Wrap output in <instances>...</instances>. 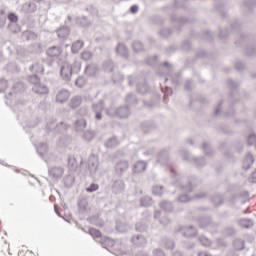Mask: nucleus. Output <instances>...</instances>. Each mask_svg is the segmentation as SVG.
Instances as JSON below:
<instances>
[{
	"label": "nucleus",
	"instance_id": "nucleus-37",
	"mask_svg": "<svg viewBox=\"0 0 256 256\" xmlns=\"http://www.w3.org/2000/svg\"><path fill=\"white\" fill-rule=\"evenodd\" d=\"M238 223L243 229H251V227L254 225L253 219L250 218H242L238 221Z\"/></svg>",
	"mask_w": 256,
	"mask_h": 256
},
{
	"label": "nucleus",
	"instance_id": "nucleus-25",
	"mask_svg": "<svg viewBox=\"0 0 256 256\" xmlns=\"http://www.w3.org/2000/svg\"><path fill=\"white\" fill-rule=\"evenodd\" d=\"M32 91L34 93H37L38 95H48L49 93V87L47 85L42 84L41 82L32 88Z\"/></svg>",
	"mask_w": 256,
	"mask_h": 256
},
{
	"label": "nucleus",
	"instance_id": "nucleus-11",
	"mask_svg": "<svg viewBox=\"0 0 256 256\" xmlns=\"http://www.w3.org/2000/svg\"><path fill=\"white\" fill-rule=\"evenodd\" d=\"M171 23H176L178 25L177 31H181V27L183 25H187L189 23V20L183 16H177V14H172L170 16Z\"/></svg>",
	"mask_w": 256,
	"mask_h": 256
},
{
	"label": "nucleus",
	"instance_id": "nucleus-58",
	"mask_svg": "<svg viewBox=\"0 0 256 256\" xmlns=\"http://www.w3.org/2000/svg\"><path fill=\"white\" fill-rule=\"evenodd\" d=\"M202 149L207 157H211L213 155V149H211L209 142H203Z\"/></svg>",
	"mask_w": 256,
	"mask_h": 256
},
{
	"label": "nucleus",
	"instance_id": "nucleus-36",
	"mask_svg": "<svg viewBox=\"0 0 256 256\" xmlns=\"http://www.w3.org/2000/svg\"><path fill=\"white\" fill-rule=\"evenodd\" d=\"M83 45H85V41L77 40L72 44L71 51L74 55H77L81 49H83Z\"/></svg>",
	"mask_w": 256,
	"mask_h": 256
},
{
	"label": "nucleus",
	"instance_id": "nucleus-5",
	"mask_svg": "<svg viewBox=\"0 0 256 256\" xmlns=\"http://www.w3.org/2000/svg\"><path fill=\"white\" fill-rule=\"evenodd\" d=\"M7 19L9 21L8 29H10V31L12 33H15V34L19 33V31H21V27H19V26L15 27V25H17V23H19V15H17V13H15V12H9L7 15Z\"/></svg>",
	"mask_w": 256,
	"mask_h": 256
},
{
	"label": "nucleus",
	"instance_id": "nucleus-26",
	"mask_svg": "<svg viewBox=\"0 0 256 256\" xmlns=\"http://www.w3.org/2000/svg\"><path fill=\"white\" fill-rule=\"evenodd\" d=\"M22 39L24 41H37L39 35L31 30H26L22 33Z\"/></svg>",
	"mask_w": 256,
	"mask_h": 256
},
{
	"label": "nucleus",
	"instance_id": "nucleus-22",
	"mask_svg": "<svg viewBox=\"0 0 256 256\" xmlns=\"http://www.w3.org/2000/svg\"><path fill=\"white\" fill-rule=\"evenodd\" d=\"M197 228H195L193 225H189L184 227V231L182 233L183 237L193 238L197 237Z\"/></svg>",
	"mask_w": 256,
	"mask_h": 256
},
{
	"label": "nucleus",
	"instance_id": "nucleus-1",
	"mask_svg": "<svg viewBox=\"0 0 256 256\" xmlns=\"http://www.w3.org/2000/svg\"><path fill=\"white\" fill-rule=\"evenodd\" d=\"M171 71H173V66L169 61L160 63L157 66V74L163 78V83H160L161 91L164 93V100L173 95V89L169 85H181L183 83V77L180 73H176L174 76H171Z\"/></svg>",
	"mask_w": 256,
	"mask_h": 256
},
{
	"label": "nucleus",
	"instance_id": "nucleus-14",
	"mask_svg": "<svg viewBox=\"0 0 256 256\" xmlns=\"http://www.w3.org/2000/svg\"><path fill=\"white\" fill-rule=\"evenodd\" d=\"M191 37H196V39H201L202 41H212L215 37V33L207 30L202 32L201 34H194L193 32L190 33Z\"/></svg>",
	"mask_w": 256,
	"mask_h": 256
},
{
	"label": "nucleus",
	"instance_id": "nucleus-63",
	"mask_svg": "<svg viewBox=\"0 0 256 256\" xmlns=\"http://www.w3.org/2000/svg\"><path fill=\"white\" fill-rule=\"evenodd\" d=\"M73 183H75V177L73 176H66L64 178V185L65 187H67L68 189L71 188L73 186Z\"/></svg>",
	"mask_w": 256,
	"mask_h": 256
},
{
	"label": "nucleus",
	"instance_id": "nucleus-33",
	"mask_svg": "<svg viewBox=\"0 0 256 256\" xmlns=\"http://www.w3.org/2000/svg\"><path fill=\"white\" fill-rule=\"evenodd\" d=\"M96 135L97 132H95V130H86L82 135V139L87 143H90V141L95 139Z\"/></svg>",
	"mask_w": 256,
	"mask_h": 256
},
{
	"label": "nucleus",
	"instance_id": "nucleus-19",
	"mask_svg": "<svg viewBox=\"0 0 256 256\" xmlns=\"http://www.w3.org/2000/svg\"><path fill=\"white\" fill-rule=\"evenodd\" d=\"M253 163H255V157L253 156V154L251 153L246 154L242 169H244V171H249Z\"/></svg>",
	"mask_w": 256,
	"mask_h": 256
},
{
	"label": "nucleus",
	"instance_id": "nucleus-52",
	"mask_svg": "<svg viewBox=\"0 0 256 256\" xmlns=\"http://www.w3.org/2000/svg\"><path fill=\"white\" fill-rule=\"evenodd\" d=\"M244 53L246 55V57H248L249 59L256 57V48L255 46H247L244 49Z\"/></svg>",
	"mask_w": 256,
	"mask_h": 256
},
{
	"label": "nucleus",
	"instance_id": "nucleus-28",
	"mask_svg": "<svg viewBox=\"0 0 256 256\" xmlns=\"http://www.w3.org/2000/svg\"><path fill=\"white\" fill-rule=\"evenodd\" d=\"M226 85L227 87H229V89L232 91L230 94H229V99H232L233 97V91H237V89H239V82H237L236 80H233L231 78L227 79L226 80Z\"/></svg>",
	"mask_w": 256,
	"mask_h": 256
},
{
	"label": "nucleus",
	"instance_id": "nucleus-45",
	"mask_svg": "<svg viewBox=\"0 0 256 256\" xmlns=\"http://www.w3.org/2000/svg\"><path fill=\"white\" fill-rule=\"evenodd\" d=\"M82 99L81 96H74L70 100L71 109H77V107H81Z\"/></svg>",
	"mask_w": 256,
	"mask_h": 256
},
{
	"label": "nucleus",
	"instance_id": "nucleus-38",
	"mask_svg": "<svg viewBox=\"0 0 256 256\" xmlns=\"http://www.w3.org/2000/svg\"><path fill=\"white\" fill-rule=\"evenodd\" d=\"M29 71H31V73L43 74L45 73V68H43V65L40 63H34L29 67Z\"/></svg>",
	"mask_w": 256,
	"mask_h": 256
},
{
	"label": "nucleus",
	"instance_id": "nucleus-47",
	"mask_svg": "<svg viewBox=\"0 0 256 256\" xmlns=\"http://www.w3.org/2000/svg\"><path fill=\"white\" fill-rule=\"evenodd\" d=\"M162 245H164L166 249H170V250L175 249V241L167 237L162 238Z\"/></svg>",
	"mask_w": 256,
	"mask_h": 256
},
{
	"label": "nucleus",
	"instance_id": "nucleus-15",
	"mask_svg": "<svg viewBox=\"0 0 256 256\" xmlns=\"http://www.w3.org/2000/svg\"><path fill=\"white\" fill-rule=\"evenodd\" d=\"M48 173L52 177V179H61V177H63V174L65 173V169H63V167L61 166H56L49 168Z\"/></svg>",
	"mask_w": 256,
	"mask_h": 256
},
{
	"label": "nucleus",
	"instance_id": "nucleus-31",
	"mask_svg": "<svg viewBox=\"0 0 256 256\" xmlns=\"http://www.w3.org/2000/svg\"><path fill=\"white\" fill-rule=\"evenodd\" d=\"M159 207L162 211H165V213H171V211H173V202L163 200L160 202Z\"/></svg>",
	"mask_w": 256,
	"mask_h": 256
},
{
	"label": "nucleus",
	"instance_id": "nucleus-3",
	"mask_svg": "<svg viewBox=\"0 0 256 256\" xmlns=\"http://www.w3.org/2000/svg\"><path fill=\"white\" fill-rule=\"evenodd\" d=\"M157 163L161 165L162 167H166V169L171 173L172 177H178L180 174L175 171V168L169 164V150L167 149H162L158 154H157Z\"/></svg>",
	"mask_w": 256,
	"mask_h": 256
},
{
	"label": "nucleus",
	"instance_id": "nucleus-27",
	"mask_svg": "<svg viewBox=\"0 0 256 256\" xmlns=\"http://www.w3.org/2000/svg\"><path fill=\"white\" fill-rule=\"evenodd\" d=\"M116 52L120 57H123V59H128L129 57V50H127V46L123 43H119L116 47Z\"/></svg>",
	"mask_w": 256,
	"mask_h": 256
},
{
	"label": "nucleus",
	"instance_id": "nucleus-61",
	"mask_svg": "<svg viewBox=\"0 0 256 256\" xmlns=\"http://www.w3.org/2000/svg\"><path fill=\"white\" fill-rule=\"evenodd\" d=\"M199 242L203 247H211L212 245L211 239H209L207 236H200Z\"/></svg>",
	"mask_w": 256,
	"mask_h": 256
},
{
	"label": "nucleus",
	"instance_id": "nucleus-7",
	"mask_svg": "<svg viewBox=\"0 0 256 256\" xmlns=\"http://www.w3.org/2000/svg\"><path fill=\"white\" fill-rule=\"evenodd\" d=\"M253 41H255V37H253L252 35L240 32L238 38L236 39L235 44L238 47H243V45H247L249 43H253Z\"/></svg>",
	"mask_w": 256,
	"mask_h": 256
},
{
	"label": "nucleus",
	"instance_id": "nucleus-49",
	"mask_svg": "<svg viewBox=\"0 0 256 256\" xmlns=\"http://www.w3.org/2000/svg\"><path fill=\"white\" fill-rule=\"evenodd\" d=\"M132 49H133L134 53H141V52L145 51V46L143 45V42L135 41L132 44Z\"/></svg>",
	"mask_w": 256,
	"mask_h": 256
},
{
	"label": "nucleus",
	"instance_id": "nucleus-60",
	"mask_svg": "<svg viewBox=\"0 0 256 256\" xmlns=\"http://www.w3.org/2000/svg\"><path fill=\"white\" fill-rule=\"evenodd\" d=\"M224 235H226V237H235L237 230L232 226H228L224 229Z\"/></svg>",
	"mask_w": 256,
	"mask_h": 256
},
{
	"label": "nucleus",
	"instance_id": "nucleus-43",
	"mask_svg": "<svg viewBox=\"0 0 256 256\" xmlns=\"http://www.w3.org/2000/svg\"><path fill=\"white\" fill-rule=\"evenodd\" d=\"M28 83L37 87L41 83V78L37 74H32L27 77Z\"/></svg>",
	"mask_w": 256,
	"mask_h": 256
},
{
	"label": "nucleus",
	"instance_id": "nucleus-12",
	"mask_svg": "<svg viewBox=\"0 0 256 256\" xmlns=\"http://www.w3.org/2000/svg\"><path fill=\"white\" fill-rule=\"evenodd\" d=\"M46 129L48 131H56V133H63L67 129V126L65 123L60 122L59 124H55V122H49L46 125Z\"/></svg>",
	"mask_w": 256,
	"mask_h": 256
},
{
	"label": "nucleus",
	"instance_id": "nucleus-30",
	"mask_svg": "<svg viewBox=\"0 0 256 256\" xmlns=\"http://www.w3.org/2000/svg\"><path fill=\"white\" fill-rule=\"evenodd\" d=\"M119 145V139H117V136H112L108 138V140L104 143V147L106 149H113Z\"/></svg>",
	"mask_w": 256,
	"mask_h": 256
},
{
	"label": "nucleus",
	"instance_id": "nucleus-57",
	"mask_svg": "<svg viewBox=\"0 0 256 256\" xmlns=\"http://www.w3.org/2000/svg\"><path fill=\"white\" fill-rule=\"evenodd\" d=\"M194 163H195L196 167H198V168L205 167V165H207V161L205 160V157H203V156L195 157Z\"/></svg>",
	"mask_w": 256,
	"mask_h": 256
},
{
	"label": "nucleus",
	"instance_id": "nucleus-8",
	"mask_svg": "<svg viewBox=\"0 0 256 256\" xmlns=\"http://www.w3.org/2000/svg\"><path fill=\"white\" fill-rule=\"evenodd\" d=\"M127 169H129V162L127 160H120L115 165V174L117 177H123L125 173H127Z\"/></svg>",
	"mask_w": 256,
	"mask_h": 256
},
{
	"label": "nucleus",
	"instance_id": "nucleus-32",
	"mask_svg": "<svg viewBox=\"0 0 256 256\" xmlns=\"http://www.w3.org/2000/svg\"><path fill=\"white\" fill-rule=\"evenodd\" d=\"M216 11L221 15L222 19H225L227 17V14L225 11H227V4L219 2L215 5Z\"/></svg>",
	"mask_w": 256,
	"mask_h": 256
},
{
	"label": "nucleus",
	"instance_id": "nucleus-17",
	"mask_svg": "<svg viewBox=\"0 0 256 256\" xmlns=\"http://www.w3.org/2000/svg\"><path fill=\"white\" fill-rule=\"evenodd\" d=\"M58 39H67L71 35V28L68 26H61L56 30Z\"/></svg>",
	"mask_w": 256,
	"mask_h": 256
},
{
	"label": "nucleus",
	"instance_id": "nucleus-16",
	"mask_svg": "<svg viewBox=\"0 0 256 256\" xmlns=\"http://www.w3.org/2000/svg\"><path fill=\"white\" fill-rule=\"evenodd\" d=\"M132 171L134 174H139L147 171V162L139 160L132 166Z\"/></svg>",
	"mask_w": 256,
	"mask_h": 256
},
{
	"label": "nucleus",
	"instance_id": "nucleus-29",
	"mask_svg": "<svg viewBox=\"0 0 256 256\" xmlns=\"http://www.w3.org/2000/svg\"><path fill=\"white\" fill-rule=\"evenodd\" d=\"M131 241L134 245H137L138 247H141V245H145L147 243V239H145V236L141 234L134 235Z\"/></svg>",
	"mask_w": 256,
	"mask_h": 256
},
{
	"label": "nucleus",
	"instance_id": "nucleus-6",
	"mask_svg": "<svg viewBox=\"0 0 256 256\" xmlns=\"http://www.w3.org/2000/svg\"><path fill=\"white\" fill-rule=\"evenodd\" d=\"M80 165H83V158L80 157H74V156H69L68 157V169L72 173H75L77 169H79Z\"/></svg>",
	"mask_w": 256,
	"mask_h": 256
},
{
	"label": "nucleus",
	"instance_id": "nucleus-53",
	"mask_svg": "<svg viewBox=\"0 0 256 256\" xmlns=\"http://www.w3.org/2000/svg\"><path fill=\"white\" fill-rule=\"evenodd\" d=\"M12 89L14 93H23V91H25V83L18 81L14 83Z\"/></svg>",
	"mask_w": 256,
	"mask_h": 256
},
{
	"label": "nucleus",
	"instance_id": "nucleus-41",
	"mask_svg": "<svg viewBox=\"0 0 256 256\" xmlns=\"http://www.w3.org/2000/svg\"><path fill=\"white\" fill-rule=\"evenodd\" d=\"M198 224L201 229H205V227H208V225H211V217L209 216L200 217L198 220Z\"/></svg>",
	"mask_w": 256,
	"mask_h": 256
},
{
	"label": "nucleus",
	"instance_id": "nucleus-54",
	"mask_svg": "<svg viewBox=\"0 0 256 256\" xmlns=\"http://www.w3.org/2000/svg\"><path fill=\"white\" fill-rule=\"evenodd\" d=\"M89 234L91 235V237H93V239H102L103 238V234L101 233V230H99L97 228H90Z\"/></svg>",
	"mask_w": 256,
	"mask_h": 256
},
{
	"label": "nucleus",
	"instance_id": "nucleus-42",
	"mask_svg": "<svg viewBox=\"0 0 256 256\" xmlns=\"http://www.w3.org/2000/svg\"><path fill=\"white\" fill-rule=\"evenodd\" d=\"M7 7L0 8V29H3L7 23V16L5 15Z\"/></svg>",
	"mask_w": 256,
	"mask_h": 256
},
{
	"label": "nucleus",
	"instance_id": "nucleus-51",
	"mask_svg": "<svg viewBox=\"0 0 256 256\" xmlns=\"http://www.w3.org/2000/svg\"><path fill=\"white\" fill-rule=\"evenodd\" d=\"M137 91L138 93H140V95H146V93H149V91H151V88L149 87V85H147V83L138 84Z\"/></svg>",
	"mask_w": 256,
	"mask_h": 256
},
{
	"label": "nucleus",
	"instance_id": "nucleus-62",
	"mask_svg": "<svg viewBox=\"0 0 256 256\" xmlns=\"http://www.w3.org/2000/svg\"><path fill=\"white\" fill-rule=\"evenodd\" d=\"M78 23L81 25V27H89L91 25V21H89V18L87 16H81L78 18Z\"/></svg>",
	"mask_w": 256,
	"mask_h": 256
},
{
	"label": "nucleus",
	"instance_id": "nucleus-59",
	"mask_svg": "<svg viewBox=\"0 0 256 256\" xmlns=\"http://www.w3.org/2000/svg\"><path fill=\"white\" fill-rule=\"evenodd\" d=\"M125 103H127V105H136L137 97H135V94L133 93L127 94L125 98Z\"/></svg>",
	"mask_w": 256,
	"mask_h": 256
},
{
	"label": "nucleus",
	"instance_id": "nucleus-44",
	"mask_svg": "<svg viewBox=\"0 0 256 256\" xmlns=\"http://www.w3.org/2000/svg\"><path fill=\"white\" fill-rule=\"evenodd\" d=\"M103 69L106 73H113V70L115 69V63H113V60H107L103 63Z\"/></svg>",
	"mask_w": 256,
	"mask_h": 256
},
{
	"label": "nucleus",
	"instance_id": "nucleus-34",
	"mask_svg": "<svg viewBox=\"0 0 256 256\" xmlns=\"http://www.w3.org/2000/svg\"><path fill=\"white\" fill-rule=\"evenodd\" d=\"M233 247L235 251H244L245 250V240L241 238H236L233 241Z\"/></svg>",
	"mask_w": 256,
	"mask_h": 256
},
{
	"label": "nucleus",
	"instance_id": "nucleus-4",
	"mask_svg": "<svg viewBox=\"0 0 256 256\" xmlns=\"http://www.w3.org/2000/svg\"><path fill=\"white\" fill-rule=\"evenodd\" d=\"M79 69H81V66H79V64H66L61 67L60 75L64 81H71L73 73H75V71H79Z\"/></svg>",
	"mask_w": 256,
	"mask_h": 256
},
{
	"label": "nucleus",
	"instance_id": "nucleus-39",
	"mask_svg": "<svg viewBox=\"0 0 256 256\" xmlns=\"http://www.w3.org/2000/svg\"><path fill=\"white\" fill-rule=\"evenodd\" d=\"M146 64L149 65V67H159V56L154 55L150 56L146 59Z\"/></svg>",
	"mask_w": 256,
	"mask_h": 256
},
{
	"label": "nucleus",
	"instance_id": "nucleus-13",
	"mask_svg": "<svg viewBox=\"0 0 256 256\" xmlns=\"http://www.w3.org/2000/svg\"><path fill=\"white\" fill-rule=\"evenodd\" d=\"M131 115V108L129 106H120L116 108V117L118 119H127Z\"/></svg>",
	"mask_w": 256,
	"mask_h": 256
},
{
	"label": "nucleus",
	"instance_id": "nucleus-24",
	"mask_svg": "<svg viewBox=\"0 0 256 256\" xmlns=\"http://www.w3.org/2000/svg\"><path fill=\"white\" fill-rule=\"evenodd\" d=\"M87 127V120L85 118H80L74 122V129L76 133H81V131H85Z\"/></svg>",
	"mask_w": 256,
	"mask_h": 256
},
{
	"label": "nucleus",
	"instance_id": "nucleus-55",
	"mask_svg": "<svg viewBox=\"0 0 256 256\" xmlns=\"http://www.w3.org/2000/svg\"><path fill=\"white\" fill-rule=\"evenodd\" d=\"M211 201L216 207H220V205H223V195L215 194L214 196H212Z\"/></svg>",
	"mask_w": 256,
	"mask_h": 256
},
{
	"label": "nucleus",
	"instance_id": "nucleus-18",
	"mask_svg": "<svg viewBox=\"0 0 256 256\" xmlns=\"http://www.w3.org/2000/svg\"><path fill=\"white\" fill-rule=\"evenodd\" d=\"M71 94L68 92L67 89H62L56 95V103H65L69 101V97Z\"/></svg>",
	"mask_w": 256,
	"mask_h": 256
},
{
	"label": "nucleus",
	"instance_id": "nucleus-21",
	"mask_svg": "<svg viewBox=\"0 0 256 256\" xmlns=\"http://www.w3.org/2000/svg\"><path fill=\"white\" fill-rule=\"evenodd\" d=\"M46 53L48 57H60L61 53H63V48L61 46H52L47 49Z\"/></svg>",
	"mask_w": 256,
	"mask_h": 256
},
{
	"label": "nucleus",
	"instance_id": "nucleus-46",
	"mask_svg": "<svg viewBox=\"0 0 256 256\" xmlns=\"http://www.w3.org/2000/svg\"><path fill=\"white\" fill-rule=\"evenodd\" d=\"M152 193L153 195H155L156 197H162L163 193H165V187H163V185H155L152 188Z\"/></svg>",
	"mask_w": 256,
	"mask_h": 256
},
{
	"label": "nucleus",
	"instance_id": "nucleus-50",
	"mask_svg": "<svg viewBox=\"0 0 256 256\" xmlns=\"http://www.w3.org/2000/svg\"><path fill=\"white\" fill-rule=\"evenodd\" d=\"M141 207H151L153 205V198L151 196H144L140 199Z\"/></svg>",
	"mask_w": 256,
	"mask_h": 256
},
{
	"label": "nucleus",
	"instance_id": "nucleus-23",
	"mask_svg": "<svg viewBox=\"0 0 256 256\" xmlns=\"http://www.w3.org/2000/svg\"><path fill=\"white\" fill-rule=\"evenodd\" d=\"M98 243H100L104 249H107V251L115 246V240L109 237H102Z\"/></svg>",
	"mask_w": 256,
	"mask_h": 256
},
{
	"label": "nucleus",
	"instance_id": "nucleus-2",
	"mask_svg": "<svg viewBox=\"0 0 256 256\" xmlns=\"http://www.w3.org/2000/svg\"><path fill=\"white\" fill-rule=\"evenodd\" d=\"M199 185H201V180L197 176H190L188 178L181 174L176 176L174 187L182 191V194L177 197V201L179 203H189L191 201L189 193H193L195 187H199Z\"/></svg>",
	"mask_w": 256,
	"mask_h": 256
},
{
	"label": "nucleus",
	"instance_id": "nucleus-48",
	"mask_svg": "<svg viewBox=\"0 0 256 256\" xmlns=\"http://www.w3.org/2000/svg\"><path fill=\"white\" fill-rule=\"evenodd\" d=\"M92 111L93 113L105 111V102H103V100H100L98 103H93Z\"/></svg>",
	"mask_w": 256,
	"mask_h": 256
},
{
	"label": "nucleus",
	"instance_id": "nucleus-35",
	"mask_svg": "<svg viewBox=\"0 0 256 256\" xmlns=\"http://www.w3.org/2000/svg\"><path fill=\"white\" fill-rule=\"evenodd\" d=\"M116 231L119 233H127L129 231V224L123 221H116Z\"/></svg>",
	"mask_w": 256,
	"mask_h": 256
},
{
	"label": "nucleus",
	"instance_id": "nucleus-56",
	"mask_svg": "<svg viewBox=\"0 0 256 256\" xmlns=\"http://www.w3.org/2000/svg\"><path fill=\"white\" fill-rule=\"evenodd\" d=\"M47 143H41L37 146L36 151L40 157H44L45 153H47Z\"/></svg>",
	"mask_w": 256,
	"mask_h": 256
},
{
	"label": "nucleus",
	"instance_id": "nucleus-20",
	"mask_svg": "<svg viewBox=\"0 0 256 256\" xmlns=\"http://www.w3.org/2000/svg\"><path fill=\"white\" fill-rule=\"evenodd\" d=\"M37 11V4L33 2H26L22 5L20 13H35Z\"/></svg>",
	"mask_w": 256,
	"mask_h": 256
},
{
	"label": "nucleus",
	"instance_id": "nucleus-64",
	"mask_svg": "<svg viewBox=\"0 0 256 256\" xmlns=\"http://www.w3.org/2000/svg\"><path fill=\"white\" fill-rule=\"evenodd\" d=\"M227 37H229V29H227V28H224V29L219 28V39H221V41H225V39H227Z\"/></svg>",
	"mask_w": 256,
	"mask_h": 256
},
{
	"label": "nucleus",
	"instance_id": "nucleus-9",
	"mask_svg": "<svg viewBox=\"0 0 256 256\" xmlns=\"http://www.w3.org/2000/svg\"><path fill=\"white\" fill-rule=\"evenodd\" d=\"M88 169L90 171V175H95L99 169V158L97 155L92 154L88 159Z\"/></svg>",
	"mask_w": 256,
	"mask_h": 256
},
{
	"label": "nucleus",
	"instance_id": "nucleus-40",
	"mask_svg": "<svg viewBox=\"0 0 256 256\" xmlns=\"http://www.w3.org/2000/svg\"><path fill=\"white\" fill-rule=\"evenodd\" d=\"M155 125H153V122H144L141 124V131L147 135V133H151L153 131Z\"/></svg>",
	"mask_w": 256,
	"mask_h": 256
},
{
	"label": "nucleus",
	"instance_id": "nucleus-10",
	"mask_svg": "<svg viewBox=\"0 0 256 256\" xmlns=\"http://www.w3.org/2000/svg\"><path fill=\"white\" fill-rule=\"evenodd\" d=\"M111 189H112V193H114V195H121V193H123V191H125V182H123V180H121V179L113 180Z\"/></svg>",
	"mask_w": 256,
	"mask_h": 256
}]
</instances>
